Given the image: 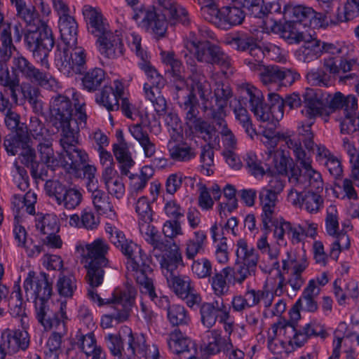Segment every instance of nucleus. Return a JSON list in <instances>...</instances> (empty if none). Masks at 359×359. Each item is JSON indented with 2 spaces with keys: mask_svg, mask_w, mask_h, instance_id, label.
Returning <instances> with one entry per match:
<instances>
[{
  "mask_svg": "<svg viewBox=\"0 0 359 359\" xmlns=\"http://www.w3.org/2000/svg\"><path fill=\"white\" fill-rule=\"evenodd\" d=\"M24 41L32 57L46 69L37 68L27 57L18 54L12 58L13 73L44 88L55 90L58 87V82L48 72L50 64L48 60L49 53L54 46L55 39L47 22L40 21L35 30L27 29L24 34Z\"/></svg>",
  "mask_w": 359,
  "mask_h": 359,
  "instance_id": "1",
  "label": "nucleus"
},
{
  "mask_svg": "<svg viewBox=\"0 0 359 359\" xmlns=\"http://www.w3.org/2000/svg\"><path fill=\"white\" fill-rule=\"evenodd\" d=\"M289 149L297 163L303 170L297 166H293L290 171L289 182L293 185L292 188L300 190L309 189V191L322 192L323 180L321 174L312 167V159L309 156L302 145L297 140H289Z\"/></svg>",
  "mask_w": 359,
  "mask_h": 359,
  "instance_id": "2",
  "label": "nucleus"
},
{
  "mask_svg": "<svg viewBox=\"0 0 359 359\" xmlns=\"http://www.w3.org/2000/svg\"><path fill=\"white\" fill-rule=\"evenodd\" d=\"M121 251L128 259L127 269L133 273L141 292L147 294L151 300H154L157 295L153 280L149 277L152 269L150 266V259L148 256L143 252L140 246L131 240L126 243Z\"/></svg>",
  "mask_w": 359,
  "mask_h": 359,
  "instance_id": "3",
  "label": "nucleus"
},
{
  "mask_svg": "<svg viewBox=\"0 0 359 359\" xmlns=\"http://www.w3.org/2000/svg\"><path fill=\"white\" fill-rule=\"evenodd\" d=\"M185 48L194 54L198 62L219 65L224 74L231 66V58L222 49L208 41H202L194 32H190L185 43Z\"/></svg>",
  "mask_w": 359,
  "mask_h": 359,
  "instance_id": "4",
  "label": "nucleus"
},
{
  "mask_svg": "<svg viewBox=\"0 0 359 359\" xmlns=\"http://www.w3.org/2000/svg\"><path fill=\"white\" fill-rule=\"evenodd\" d=\"M136 295L135 287L127 284L123 292H118L115 299L112 301L113 308L115 311L111 314L104 315L101 318L100 325L104 329L112 327L116 320L118 323L128 320L134 299Z\"/></svg>",
  "mask_w": 359,
  "mask_h": 359,
  "instance_id": "5",
  "label": "nucleus"
},
{
  "mask_svg": "<svg viewBox=\"0 0 359 359\" xmlns=\"http://www.w3.org/2000/svg\"><path fill=\"white\" fill-rule=\"evenodd\" d=\"M79 137L67 134H60V144L65 153L60 165L70 171H76L82 165L88 161V154L83 149L76 147Z\"/></svg>",
  "mask_w": 359,
  "mask_h": 359,
  "instance_id": "6",
  "label": "nucleus"
},
{
  "mask_svg": "<svg viewBox=\"0 0 359 359\" xmlns=\"http://www.w3.org/2000/svg\"><path fill=\"white\" fill-rule=\"evenodd\" d=\"M69 46H57L55 52V62L68 72L71 70L81 74L86 65V54L81 47L70 50Z\"/></svg>",
  "mask_w": 359,
  "mask_h": 359,
  "instance_id": "7",
  "label": "nucleus"
},
{
  "mask_svg": "<svg viewBox=\"0 0 359 359\" xmlns=\"http://www.w3.org/2000/svg\"><path fill=\"white\" fill-rule=\"evenodd\" d=\"M27 299H49L52 294V283L48 281V275L44 272L28 273L23 284Z\"/></svg>",
  "mask_w": 359,
  "mask_h": 359,
  "instance_id": "8",
  "label": "nucleus"
},
{
  "mask_svg": "<svg viewBox=\"0 0 359 359\" xmlns=\"http://www.w3.org/2000/svg\"><path fill=\"white\" fill-rule=\"evenodd\" d=\"M273 294L267 290L248 288L244 294L235 295L231 301L235 311L241 312L260 304L265 308L272 305Z\"/></svg>",
  "mask_w": 359,
  "mask_h": 359,
  "instance_id": "9",
  "label": "nucleus"
},
{
  "mask_svg": "<svg viewBox=\"0 0 359 359\" xmlns=\"http://www.w3.org/2000/svg\"><path fill=\"white\" fill-rule=\"evenodd\" d=\"M29 345V337L24 330L5 329L1 334L0 359H4L7 353H15L25 351Z\"/></svg>",
  "mask_w": 359,
  "mask_h": 359,
  "instance_id": "10",
  "label": "nucleus"
},
{
  "mask_svg": "<svg viewBox=\"0 0 359 359\" xmlns=\"http://www.w3.org/2000/svg\"><path fill=\"white\" fill-rule=\"evenodd\" d=\"M320 193L291 188L287 194V201L295 208H304L308 212L315 214L323 206L324 201Z\"/></svg>",
  "mask_w": 359,
  "mask_h": 359,
  "instance_id": "11",
  "label": "nucleus"
},
{
  "mask_svg": "<svg viewBox=\"0 0 359 359\" xmlns=\"http://www.w3.org/2000/svg\"><path fill=\"white\" fill-rule=\"evenodd\" d=\"M50 122L57 130L60 129V134H64L67 130L70 118L72 116V102L69 98L58 95L53 97L50 107Z\"/></svg>",
  "mask_w": 359,
  "mask_h": 359,
  "instance_id": "12",
  "label": "nucleus"
},
{
  "mask_svg": "<svg viewBox=\"0 0 359 359\" xmlns=\"http://www.w3.org/2000/svg\"><path fill=\"white\" fill-rule=\"evenodd\" d=\"M296 76L290 70L276 65L266 66L259 73L260 81L269 90L290 86Z\"/></svg>",
  "mask_w": 359,
  "mask_h": 359,
  "instance_id": "13",
  "label": "nucleus"
},
{
  "mask_svg": "<svg viewBox=\"0 0 359 359\" xmlns=\"http://www.w3.org/2000/svg\"><path fill=\"white\" fill-rule=\"evenodd\" d=\"M121 32H112L109 29L104 34L97 36L96 43L100 53L109 59H114L123 56L125 47Z\"/></svg>",
  "mask_w": 359,
  "mask_h": 359,
  "instance_id": "14",
  "label": "nucleus"
},
{
  "mask_svg": "<svg viewBox=\"0 0 359 359\" xmlns=\"http://www.w3.org/2000/svg\"><path fill=\"white\" fill-rule=\"evenodd\" d=\"M109 249V245L102 238H97L91 243H80L76 247L77 252L81 255L86 263L100 264L101 266L108 264L106 255Z\"/></svg>",
  "mask_w": 359,
  "mask_h": 359,
  "instance_id": "15",
  "label": "nucleus"
},
{
  "mask_svg": "<svg viewBox=\"0 0 359 359\" xmlns=\"http://www.w3.org/2000/svg\"><path fill=\"white\" fill-rule=\"evenodd\" d=\"M168 345L178 359H198L196 344L189 338L185 337L178 329L170 333Z\"/></svg>",
  "mask_w": 359,
  "mask_h": 359,
  "instance_id": "16",
  "label": "nucleus"
},
{
  "mask_svg": "<svg viewBox=\"0 0 359 359\" xmlns=\"http://www.w3.org/2000/svg\"><path fill=\"white\" fill-rule=\"evenodd\" d=\"M228 309L222 299L203 303L200 307L201 323L207 328H211L218 320H224L227 318Z\"/></svg>",
  "mask_w": 359,
  "mask_h": 359,
  "instance_id": "17",
  "label": "nucleus"
},
{
  "mask_svg": "<svg viewBox=\"0 0 359 359\" xmlns=\"http://www.w3.org/2000/svg\"><path fill=\"white\" fill-rule=\"evenodd\" d=\"M96 212L109 219L116 217V210L114 203L109 194L100 189V186L90 187L87 190Z\"/></svg>",
  "mask_w": 359,
  "mask_h": 359,
  "instance_id": "18",
  "label": "nucleus"
},
{
  "mask_svg": "<svg viewBox=\"0 0 359 359\" xmlns=\"http://www.w3.org/2000/svg\"><path fill=\"white\" fill-rule=\"evenodd\" d=\"M48 299L34 301L36 318L46 330L52 329L57 323L65 322L66 313L64 311L66 305L62 304L58 313H53L48 305Z\"/></svg>",
  "mask_w": 359,
  "mask_h": 359,
  "instance_id": "19",
  "label": "nucleus"
},
{
  "mask_svg": "<svg viewBox=\"0 0 359 359\" xmlns=\"http://www.w3.org/2000/svg\"><path fill=\"white\" fill-rule=\"evenodd\" d=\"M166 253L162 256L160 260L161 271L165 278L178 273L177 269L179 266H184L182 255L179 245L175 241L168 243Z\"/></svg>",
  "mask_w": 359,
  "mask_h": 359,
  "instance_id": "20",
  "label": "nucleus"
},
{
  "mask_svg": "<svg viewBox=\"0 0 359 359\" xmlns=\"http://www.w3.org/2000/svg\"><path fill=\"white\" fill-rule=\"evenodd\" d=\"M82 13L89 31L95 36L97 37L108 30L109 25L100 8L85 5L82 8Z\"/></svg>",
  "mask_w": 359,
  "mask_h": 359,
  "instance_id": "21",
  "label": "nucleus"
},
{
  "mask_svg": "<svg viewBox=\"0 0 359 359\" xmlns=\"http://www.w3.org/2000/svg\"><path fill=\"white\" fill-rule=\"evenodd\" d=\"M190 72L189 83L187 85L189 90L188 94H194L196 97L197 93L201 100H207L212 91L210 83L195 64L190 63Z\"/></svg>",
  "mask_w": 359,
  "mask_h": 359,
  "instance_id": "22",
  "label": "nucleus"
},
{
  "mask_svg": "<svg viewBox=\"0 0 359 359\" xmlns=\"http://www.w3.org/2000/svg\"><path fill=\"white\" fill-rule=\"evenodd\" d=\"M323 65L327 74L334 76L351 71H359L358 59L347 60L339 56L329 55L323 60Z\"/></svg>",
  "mask_w": 359,
  "mask_h": 359,
  "instance_id": "23",
  "label": "nucleus"
},
{
  "mask_svg": "<svg viewBox=\"0 0 359 359\" xmlns=\"http://www.w3.org/2000/svg\"><path fill=\"white\" fill-rule=\"evenodd\" d=\"M157 8L155 12L168 17L170 23L180 22L184 25L189 24L188 13L185 8L177 5L172 0H156Z\"/></svg>",
  "mask_w": 359,
  "mask_h": 359,
  "instance_id": "24",
  "label": "nucleus"
},
{
  "mask_svg": "<svg viewBox=\"0 0 359 359\" xmlns=\"http://www.w3.org/2000/svg\"><path fill=\"white\" fill-rule=\"evenodd\" d=\"M73 100L75 108V113L72 114L68 123L67 130L64 134L79 137L81 128L86 125L87 114L85 109V103L79 101V95L73 94Z\"/></svg>",
  "mask_w": 359,
  "mask_h": 359,
  "instance_id": "25",
  "label": "nucleus"
},
{
  "mask_svg": "<svg viewBox=\"0 0 359 359\" xmlns=\"http://www.w3.org/2000/svg\"><path fill=\"white\" fill-rule=\"evenodd\" d=\"M168 150L170 159L175 162H189L197 156L196 149L184 141L174 142L170 140L168 143Z\"/></svg>",
  "mask_w": 359,
  "mask_h": 359,
  "instance_id": "26",
  "label": "nucleus"
},
{
  "mask_svg": "<svg viewBox=\"0 0 359 359\" xmlns=\"http://www.w3.org/2000/svg\"><path fill=\"white\" fill-rule=\"evenodd\" d=\"M102 182L107 191V194L117 199L121 198L125 194V186L115 168H107L102 172Z\"/></svg>",
  "mask_w": 359,
  "mask_h": 359,
  "instance_id": "27",
  "label": "nucleus"
},
{
  "mask_svg": "<svg viewBox=\"0 0 359 359\" xmlns=\"http://www.w3.org/2000/svg\"><path fill=\"white\" fill-rule=\"evenodd\" d=\"M153 217L146 219H138L139 231L145 241L149 243L154 249L163 251L166 249L167 244L161 239L156 227L152 224Z\"/></svg>",
  "mask_w": 359,
  "mask_h": 359,
  "instance_id": "28",
  "label": "nucleus"
},
{
  "mask_svg": "<svg viewBox=\"0 0 359 359\" xmlns=\"http://www.w3.org/2000/svg\"><path fill=\"white\" fill-rule=\"evenodd\" d=\"M27 128H19L15 133L6 135L4 139V147L8 155L15 156L30 140Z\"/></svg>",
  "mask_w": 359,
  "mask_h": 359,
  "instance_id": "29",
  "label": "nucleus"
},
{
  "mask_svg": "<svg viewBox=\"0 0 359 359\" xmlns=\"http://www.w3.org/2000/svg\"><path fill=\"white\" fill-rule=\"evenodd\" d=\"M235 263L258 265L259 255L257 250L245 238H239L236 244Z\"/></svg>",
  "mask_w": 359,
  "mask_h": 359,
  "instance_id": "30",
  "label": "nucleus"
},
{
  "mask_svg": "<svg viewBox=\"0 0 359 359\" xmlns=\"http://www.w3.org/2000/svg\"><path fill=\"white\" fill-rule=\"evenodd\" d=\"M189 129L196 133L209 146L219 147V132L210 123L201 118L191 126Z\"/></svg>",
  "mask_w": 359,
  "mask_h": 359,
  "instance_id": "31",
  "label": "nucleus"
},
{
  "mask_svg": "<svg viewBox=\"0 0 359 359\" xmlns=\"http://www.w3.org/2000/svg\"><path fill=\"white\" fill-rule=\"evenodd\" d=\"M154 175V170L151 166H143L140 172L129 175V191L132 196H136L142 193L148 182Z\"/></svg>",
  "mask_w": 359,
  "mask_h": 359,
  "instance_id": "32",
  "label": "nucleus"
},
{
  "mask_svg": "<svg viewBox=\"0 0 359 359\" xmlns=\"http://www.w3.org/2000/svg\"><path fill=\"white\" fill-rule=\"evenodd\" d=\"M129 131L132 136L138 142L147 158L154 156L156 148L155 143L150 139L148 133L144 130L140 123L129 126Z\"/></svg>",
  "mask_w": 359,
  "mask_h": 359,
  "instance_id": "33",
  "label": "nucleus"
},
{
  "mask_svg": "<svg viewBox=\"0 0 359 359\" xmlns=\"http://www.w3.org/2000/svg\"><path fill=\"white\" fill-rule=\"evenodd\" d=\"M232 342L229 337H224L218 330H212L208 332L206 351L210 354L225 353L232 348Z\"/></svg>",
  "mask_w": 359,
  "mask_h": 359,
  "instance_id": "34",
  "label": "nucleus"
},
{
  "mask_svg": "<svg viewBox=\"0 0 359 359\" xmlns=\"http://www.w3.org/2000/svg\"><path fill=\"white\" fill-rule=\"evenodd\" d=\"M215 106L210 108L211 118L226 117L225 107L228 99L231 96V90L228 86L217 83L215 89Z\"/></svg>",
  "mask_w": 359,
  "mask_h": 359,
  "instance_id": "35",
  "label": "nucleus"
},
{
  "mask_svg": "<svg viewBox=\"0 0 359 359\" xmlns=\"http://www.w3.org/2000/svg\"><path fill=\"white\" fill-rule=\"evenodd\" d=\"M59 29L64 46H74L77 41V23L74 17L63 15L59 18Z\"/></svg>",
  "mask_w": 359,
  "mask_h": 359,
  "instance_id": "36",
  "label": "nucleus"
},
{
  "mask_svg": "<svg viewBox=\"0 0 359 359\" xmlns=\"http://www.w3.org/2000/svg\"><path fill=\"white\" fill-rule=\"evenodd\" d=\"M259 198L262 210V222L265 226H267L273 219L278 201V196L270 191L261 190L259 194Z\"/></svg>",
  "mask_w": 359,
  "mask_h": 359,
  "instance_id": "37",
  "label": "nucleus"
},
{
  "mask_svg": "<svg viewBox=\"0 0 359 359\" xmlns=\"http://www.w3.org/2000/svg\"><path fill=\"white\" fill-rule=\"evenodd\" d=\"M177 99L180 108L185 113V123L189 128L202 118L198 117L199 111L198 109V102L194 94H187L183 100H180V96L177 94Z\"/></svg>",
  "mask_w": 359,
  "mask_h": 359,
  "instance_id": "38",
  "label": "nucleus"
},
{
  "mask_svg": "<svg viewBox=\"0 0 359 359\" xmlns=\"http://www.w3.org/2000/svg\"><path fill=\"white\" fill-rule=\"evenodd\" d=\"M283 14L285 18L290 19L293 22H311L314 10L309 6L290 4L284 7Z\"/></svg>",
  "mask_w": 359,
  "mask_h": 359,
  "instance_id": "39",
  "label": "nucleus"
},
{
  "mask_svg": "<svg viewBox=\"0 0 359 359\" xmlns=\"http://www.w3.org/2000/svg\"><path fill=\"white\" fill-rule=\"evenodd\" d=\"M233 273V268L226 266L220 271L216 272L210 278L212 290L217 297H222L226 294L229 290L227 278Z\"/></svg>",
  "mask_w": 359,
  "mask_h": 359,
  "instance_id": "40",
  "label": "nucleus"
},
{
  "mask_svg": "<svg viewBox=\"0 0 359 359\" xmlns=\"http://www.w3.org/2000/svg\"><path fill=\"white\" fill-rule=\"evenodd\" d=\"M270 337H277L280 344L290 345L292 336L294 334V325L285 320H280L272 325L268 331Z\"/></svg>",
  "mask_w": 359,
  "mask_h": 359,
  "instance_id": "41",
  "label": "nucleus"
},
{
  "mask_svg": "<svg viewBox=\"0 0 359 359\" xmlns=\"http://www.w3.org/2000/svg\"><path fill=\"white\" fill-rule=\"evenodd\" d=\"M207 236L203 231L194 232V237L185 243L184 253L187 259L194 260L195 257L204 251Z\"/></svg>",
  "mask_w": 359,
  "mask_h": 359,
  "instance_id": "42",
  "label": "nucleus"
},
{
  "mask_svg": "<svg viewBox=\"0 0 359 359\" xmlns=\"http://www.w3.org/2000/svg\"><path fill=\"white\" fill-rule=\"evenodd\" d=\"M308 266L304 254L297 257L287 252V258L282 260V272L287 275H302Z\"/></svg>",
  "mask_w": 359,
  "mask_h": 359,
  "instance_id": "43",
  "label": "nucleus"
},
{
  "mask_svg": "<svg viewBox=\"0 0 359 359\" xmlns=\"http://www.w3.org/2000/svg\"><path fill=\"white\" fill-rule=\"evenodd\" d=\"M304 44L297 51L299 60L304 62H310L321 56L320 40L311 38L309 40L305 39Z\"/></svg>",
  "mask_w": 359,
  "mask_h": 359,
  "instance_id": "44",
  "label": "nucleus"
},
{
  "mask_svg": "<svg viewBox=\"0 0 359 359\" xmlns=\"http://www.w3.org/2000/svg\"><path fill=\"white\" fill-rule=\"evenodd\" d=\"M52 329L55 330L48 338L46 343V355L48 358H52L57 355L59 356L60 348L62 343V337L67 333L65 323H57Z\"/></svg>",
  "mask_w": 359,
  "mask_h": 359,
  "instance_id": "45",
  "label": "nucleus"
},
{
  "mask_svg": "<svg viewBox=\"0 0 359 359\" xmlns=\"http://www.w3.org/2000/svg\"><path fill=\"white\" fill-rule=\"evenodd\" d=\"M166 280L168 287L179 297H187L188 292L194 290L188 276L177 273L167 278Z\"/></svg>",
  "mask_w": 359,
  "mask_h": 359,
  "instance_id": "46",
  "label": "nucleus"
},
{
  "mask_svg": "<svg viewBox=\"0 0 359 359\" xmlns=\"http://www.w3.org/2000/svg\"><path fill=\"white\" fill-rule=\"evenodd\" d=\"M161 88L162 87L149 85V83L144 85L145 97L151 102L155 111L159 115L165 114L167 109V102L164 97L161 95Z\"/></svg>",
  "mask_w": 359,
  "mask_h": 359,
  "instance_id": "47",
  "label": "nucleus"
},
{
  "mask_svg": "<svg viewBox=\"0 0 359 359\" xmlns=\"http://www.w3.org/2000/svg\"><path fill=\"white\" fill-rule=\"evenodd\" d=\"M76 279L72 273H65L62 271L60 273L56 290L61 297H72L77 288Z\"/></svg>",
  "mask_w": 359,
  "mask_h": 359,
  "instance_id": "48",
  "label": "nucleus"
},
{
  "mask_svg": "<svg viewBox=\"0 0 359 359\" xmlns=\"http://www.w3.org/2000/svg\"><path fill=\"white\" fill-rule=\"evenodd\" d=\"M41 161L48 167L55 168L60 165V160L55 155L53 142L50 139H44L37 146Z\"/></svg>",
  "mask_w": 359,
  "mask_h": 359,
  "instance_id": "49",
  "label": "nucleus"
},
{
  "mask_svg": "<svg viewBox=\"0 0 359 359\" xmlns=\"http://www.w3.org/2000/svg\"><path fill=\"white\" fill-rule=\"evenodd\" d=\"M223 194L226 202L219 203L218 212L221 217H226L227 214H230L238 208L236 189L233 185L227 184L223 189Z\"/></svg>",
  "mask_w": 359,
  "mask_h": 359,
  "instance_id": "50",
  "label": "nucleus"
},
{
  "mask_svg": "<svg viewBox=\"0 0 359 359\" xmlns=\"http://www.w3.org/2000/svg\"><path fill=\"white\" fill-rule=\"evenodd\" d=\"M6 303H7L9 312L12 316L22 317L25 315V303L18 283L14 285L13 291Z\"/></svg>",
  "mask_w": 359,
  "mask_h": 359,
  "instance_id": "51",
  "label": "nucleus"
},
{
  "mask_svg": "<svg viewBox=\"0 0 359 359\" xmlns=\"http://www.w3.org/2000/svg\"><path fill=\"white\" fill-rule=\"evenodd\" d=\"M235 102L233 110L236 119L245 129V133L252 139L254 135H256V130L253 127L251 117L247 109L243 106L239 100H235Z\"/></svg>",
  "mask_w": 359,
  "mask_h": 359,
  "instance_id": "52",
  "label": "nucleus"
},
{
  "mask_svg": "<svg viewBox=\"0 0 359 359\" xmlns=\"http://www.w3.org/2000/svg\"><path fill=\"white\" fill-rule=\"evenodd\" d=\"M218 126L222 136V140L226 150H233L237 146V139L231 130L229 128L228 124L225 121V117L212 118Z\"/></svg>",
  "mask_w": 359,
  "mask_h": 359,
  "instance_id": "53",
  "label": "nucleus"
},
{
  "mask_svg": "<svg viewBox=\"0 0 359 359\" xmlns=\"http://www.w3.org/2000/svg\"><path fill=\"white\" fill-rule=\"evenodd\" d=\"M104 79V71L101 68H94L83 76L82 83L85 89L92 92L97 90Z\"/></svg>",
  "mask_w": 359,
  "mask_h": 359,
  "instance_id": "54",
  "label": "nucleus"
},
{
  "mask_svg": "<svg viewBox=\"0 0 359 359\" xmlns=\"http://www.w3.org/2000/svg\"><path fill=\"white\" fill-rule=\"evenodd\" d=\"M113 152L116 160L121 163V172L128 175L130 168L134 165V161L128 149L125 145L114 144Z\"/></svg>",
  "mask_w": 359,
  "mask_h": 359,
  "instance_id": "55",
  "label": "nucleus"
},
{
  "mask_svg": "<svg viewBox=\"0 0 359 359\" xmlns=\"http://www.w3.org/2000/svg\"><path fill=\"white\" fill-rule=\"evenodd\" d=\"M161 58L164 64L170 67L171 72L175 79L181 81L184 86L185 75L181 61L175 57L172 52L161 53Z\"/></svg>",
  "mask_w": 359,
  "mask_h": 359,
  "instance_id": "56",
  "label": "nucleus"
},
{
  "mask_svg": "<svg viewBox=\"0 0 359 359\" xmlns=\"http://www.w3.org/2000/svg\"><path fill=\"white\" fill-rule=\"evenodd\" d=\"M249 107L258 121L273 125L274 116L271 112L272 107L264 102V98L249 106Z\"/></svg>",
  "mask_w": 359,
  "mask_h": 359,
  "instance_id": "57",
  "label": "nucleus"
},
{
  "mask_svg": "<svg viewBox=\"0 0 359 359\" xmlns=\"http://www.w3.org/2000/svg\"><path fill=\"white\" fill-rule=\"evenodd\" d=\"M245 18V13L241 7L233 4V6L222 8V22L230 26L241 25Z\"/></svg>",
  "mask_w": 359,
  "mask_h": 359,
  "instance_id": "58",
  "label": "nucleus"
},
{
  "mask_svg": "<svg viewBox=\"0 0 359 359\" xmlns=\"http://www.w3.org/2000/svg\"><path fill=\"white\" fill-rule=\"evenodd\" d=\"M107 266H101L100 264L86 263L85 268L87 269L86 281L91 287L100 286L104 279V268Z\"/></svg>",
  "mask_w": 359,
  "mask_h": 359,
  "instance_id": "59",
  "label": "nucleus"
},
{
  "mask_svg": "<svg viewBox=\"0 0 359 359\" xmlns=\"http://www.w3.org/2000/svg\"><path fill=\"white\" fill-rule=\"evenodd\" d=\"M152 14L154 16L148 20L144 27L147 29H151L156 35L158 36H163L168 27V22L170 20L168 17L161 14L160 13L153 11Z\"/></svg>",
  "mask_w": 359,
  "mask_h": 359,
  "instance_id": "60",
  "label": "nucleus"
},
{
  "mask_svg": "<svg viewBox=\"0 0 359 359\" xmlns=\"http://www.w3.org/2000/svg\"><path fill=\"white\" fill-rule=\"evenodd\" d=\"M280 36L289 43H299L305 40L303 32H299L294 22L289 21L282 25Z\"/></svg>",
  "mask_w": 359,
  "mask_h": 359,
  "instance_id": "61",
  "label": "nucleus"
},
{
  "mask_svg": "<svg viewBox=\"0 0 359 359\" xmlns=\"http://www.w3.org/2000/svg\"><path fill=\"white\" fill-rule=\"evenodd\" d=\"M168 318L173 326L187 325L190 321V317L184 307L178 304L169 306Z\"/></svg>",
  "mask_w": 359,
  "mask_h": 359,
  "instance_id": "62",
  "label": "nucleus"
},
{
  "mask_svg": "<svg viewBox=\"0 0 359 359\" xmlns=\"http://www.w3.org/2000/svg\"><path fill=\"white\" fill-rule=\"evenodd\" d=\"M82 200L83 195L79 189L68 187L58 205L63 206L66 210H72L76 209L81 203Z\"/></svg>",
  "mask_w": 359,
  "mask_h": 359,
  "instance_id": "63",
  "label": "nucleus"
},
{
  "mask_svg": "<svg viewBox=\"0 0 359 359\" xmlns=\"http://www.w3.org/2000/svg\"><path fill=\"white\" fill-rule=\"evenodd\" d=\"M314 123L312 121L305 119L302 121L297 127L298 135L303 137L304 147L308 151H313L314 149V133L311 130V126Z\"/></svg>",
  "mask_w": 359,
  "mask_h": 359,
  "instance_id": "64",
  "label": "nucleus"
}]
</instances>
